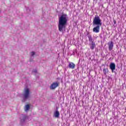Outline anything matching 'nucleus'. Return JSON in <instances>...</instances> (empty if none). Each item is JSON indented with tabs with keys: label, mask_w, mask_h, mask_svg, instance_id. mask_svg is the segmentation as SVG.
<instances>
[{
	"label": "nucleus",
	"mask_w": 126,
	"mask_h": 126,
	"mask_svg": "<svg viewBox=\"0 0 126 126\" xmlns=\"http://www.w3.org/2000/svg\"><path fill=\"white\" fill-rule=\"evenodd\" d=\"M93 25H98L102 26V20L100 18V17L98 15H95L93 19Z\"/></svg>",
	"instance_id": "1"
},
{
	"label": "nucleus",
	"mask_w": 126,
	"mask_h": 126,
	"mask_svg": "<svg viewBox=\"0 0 126 126\" xmlns=\"http://www.w3.org/2000/svg\"><path fill=\"white\" fill-rule=\"evenodd\" d=\"M58 28L60 32H62L63 29V15H62L61 17L59 18Z\"/></svg>",
	"instance_id": "2"
},
{
	"label": "nucleus",
	"mask_w": 126,
	"mask_h": 126,
	"mask_svg": "<svg viewBox=\"0 0 126 126\" xmlns=\"http://www.w3.org/2000/svg\"><path fill=\"white\" fill-rule=\"evenodd\" d=\"M60 85V83L59 82H53L50 86V89L52 90L57 88Z\"/></svg>",
	"instance_id": "3"
},
{
	"label": "nucleus",
	"mask_w": 126,
	"mask_h": 126,
	"mask_svg": "<svg viewBox=\"0 0 126 126\" xmlns=\"http://www.w3.org/2000/svg\"><path fill=\"white\" fill-rule=\"evenodd\" d=\"M29 89H26L25 90V93L24 94V96L25 99H27L29 97Z\"/></svg>",
	"instance_id": "4"
},
{
	"label": "nucleus",
	"mask_w": 126,
	"mask_h": 126,
	"mask_svg": "<svg viewBox=\"0 0 126 126\" xmlns=\"http://www.w3.org/2000/svg\"><path fill=\"white\" fill-rule=\"evenodd\" d=\"M100 26H101L97 25V26L94 28L93 30V32H94L95 33H99V32H100Z\"/></svg>",
	"instance_id": "5"
},
{
	"label": "nucleus",
	"mask_w": 126,
	"mask_h": 126,
	"mask_svg": "<svg viewBox=\"0 0 126 126\" xmlns=\"http://www.w3.org/2000/svg\"><path fill=\"white\" fill-rule=\"evenodd\" d=\"M110 68L111 69L112 72H114L115 69H116V64L115 63H112L110 64Z\"/></svg>",
	"instance_id": "6"
},
{
	"label": "nucleus",
	"mask_w": 126,
	"mask_h": 126,
	"mask_svg": "<svg viewBox=\"0 0 126 126\" xmlns=\"http://www.w3.org/2000/svg\"><path fill=\"white\" fill-rule=\"evenodd\" d=\"M108 48L109 51L113 50V48H114V42H113V41H111L108 43Z\"/></svg>",
	"instance_id": "7"
},
{
	"label": "nucleus",
	"mask_w": 126,
	"mask_h": 126,
	"mask_svg": "<svg viewBox=\"0 0 126 126\" xmlns=\"http://www.w3.org/2000/svg\"><path fill=\"white\" fill-rule=\"evenodd\" d=\"M75 67V64L73 63H69L68 64V68L73 69Z\"/></svg>",
	"instance_id": "8"
},
{
	"label": "nucleus",
	"mask_w": 126,
	"mask_h": 126,
	"mask_svg": "<svg viewBox=\"0 0 126 126\" xmlns=\"http://www.w3.org/2000/svg\"><path fill=\"white\" fill-rule=\"evenodd\" d=\"M90 47L91 50H94L96 47V44L94 42H92L91 43H90Z\"/></svg>",
	"instance_id": "9"
},
{
	"label": "nucleus",
	"mask_w": 126,
	"mask_h": 126,
	"mask_svg": "<svg viewBox=\"0 0 126 126\" xmlns=\"http://www.w3.org/2000/svg\"><path fill=\"white\" fill-rule=\"evenodd\" d=\"M67 19H68V18L66 17V15H63V27H64V25L66 24V22L67 21Z\"/></svg>",
	"instance_id": "10"
},
{
	"label": "nucleus",
	"mask_w": 126,
	"mask_h": 126,
	"mask_svg": "<svg viewBox=\"0 0 126 126\" xmlns=\"http://www.w3.org/2000/svg\"><path fill=\"white\" fill-rule=\"evenodd\" d=\"M54 115L55 118H59V117H60V112H59L58 110H56L55 113H54Z\"/></svg>",
	"instance_id": "11"
},
{
	"label": "nucleus",
	"mask_w": 126,
	"mask_h": 126,
	"mask_svg": "<svg viewBox=\"0 0 126 126\" xmlns=\"http://www.w3.org/2000/svg\"><path fill=\"white\" fill-rule=\"evenodd\" d=\"M89 38V41L90 42V43H94V41L93 40V38L91 35H90L88 36Z\"/></svg>",
	"instance_id": "12"
},
{
	"label": "nucleus",
	"mask_w": 126,
	"mask_h": 126,
	"mask_svg": "<svg viewBox=\"0 0 126 126\" xmlns=\"http://www.w3.org/2000/svg\"><path fill=\"white\" fill-rule=\"evenodd\" d=\"M103 72L105 75H107V73L109 72V70H108V68H103Z\"/></svg>",
	"instance_id": "13"
},
{
	"label": "nucleus",
	"mask_w": 126,
	"mask_h": 126,
	"mask_svg": "<svg viewBox=\"0 0 126 126\" xmlns=\"http://www.w3.org/2000/svg\"><path fill=\"white\" fill-rule=\"evenodd\" d=\"M29 109H30V105H29V104L26 105L25 109V111H28V110H29Z\"/></svg>",
	"instance_id": "14"
},
{
	"label": "nucleus",
	"mask_w": 126,
	"mask_h": 126,
	"mask_svg": "<svg viewBox=\"0 0 126 126\" xmlns=\"http://www.w3.org/2000/svg\"><path fill=\"white\" fill-rule=\"evenodd\" d=\"M34 55H35V52H31L32 57H33V56H34Z\"/></svg>",
	"instance_id": "15"
},
{
	"label": "nucleus",
	"mask_w": 126,
	"mask_h": 126,
	"mask_svg": "<svg viewBox=\"0 0 126 126\" xmlns=\"http://www.w3.org/2000/svg\"><path fill=\"white\" fill-rule=\"evenodd\" d=\"M34 72H37V70H35V71H34Z\"/></svg>",
	"instance_id": "16"
},
{
	"label": "nucleus",
	"mask_w": 126,
	"mask_h": 126,
	"mask_svg": "<svg viewBox=\"0 0 126 126\" xmlns=\"http://www.w3.org/2000/svg\"><path fill=\"white\" fill-rule=\"evenodd\" d=\"M116 21H114V23H115Z\"/></svg>",
	"instance_id": "17"
}]
</instances>
